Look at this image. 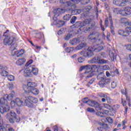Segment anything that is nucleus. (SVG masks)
Segmentation results:
<instances>
[{"label":"nucleus","instance_id":"6ab92c4d","mask_svg":"<svg viewBox=\"0 0 131 131\" xmlns=\"http://www.w3.org/2000/svg\"><path fill=\"white\" fill-rule=\"evenodd\" d=\"M26 94H29L31 93V94H33V95H38L39 93V91L37 90V89L36 88H32V89L29 90V92H26Z\"/></svg>","mask_w":131,"mask_h":131},{"label":"nucleus","instance_id":"5fc2aeb1","mask_svg":"<svg viewBox=\"0 0 131 131\" xmlns=\"http://www.w3.org/2000/svg\"><path fill=\"white\" fill-rule=\"evenodd\" d=\"M98 96L100 98H107V95H106L104 94V93H99Z\"/></svg>","mask_w":131,"mask_h":131},{"label":"nucleus","instance_id":"6e6d98bb","mask_svg":"<svg viewBox=\"0 0 131 131\" xmlns=\"http://www.w3.org/2000/svg\"><path fill=\"white\" fill-rule=\"evenodd\" d=\"M109 19L108 18H106L105 20V27H108L109 26Z\"/></svg>","mask_w":131,"mask_h":131},{"label":"nucleus","instance_id":"6e6552de","mask_svg":"<svg viewBox=\"0 0 131 131\" xmlns=\"http://www.w3.org/2000/svg\"><path fill=\"white\" fill-rule=\"evenodd\" d=\"M93 51H94V49L93 48V47H89L88 50L86 52H85V51H81L80 52V55L82 56L83 57H93V56H94V53L93 52Z\"/></svg>","mask_w":131,"mask_h":131},{"label":"nucleus","instance_id":"0e129e2a","mask_svg":"<svg viewBox=\"0 0 131 131\" xmlns=\"http://www.w3.org/2000/svg\"><path fill=\"white\" fill-rule=\"evenodd\" d=\"M125 48L126 50L128 51H131V45L130 44H128L127 45H125Z\"/></svg>","mask_w":131,"mask_h":131},{"label":"nucleus","instance_id":"de8ad7c7","mask_svg":"<svg viewBox=\"0 0 131 131\" xmlns=\"http://www.w3.org/2000/svg\"><path fill=\"white\" fill-rule=\"evenodd\" d=\"M10 105L12 108H15V107H16V106H17L15 100L11 101L10 102Z\"/></svg>","mask_w":131,"mask_h":131},{"label":"nucleus","instance_id":"a18cd8bd","mask_svg":"<svg viewBox=\"0 0 131 131\" xmlns=\"http://www.w3.org/2000/svg\"><path fill=\"white\" fill-rule=\"evenodd\" d=\"M77 20V17L76 16H73L72 19L70 20V22L71 24H74L75 23V21Z\"/></svg>","mask_w":131,"mask_h":131},{"label":"nucleus","instance_id":"f257e3e1","mask_svg":"<svg viewBox=\"0 0 131 131\" xmlns=\"http://www.w3.org/2000/svg\"><path fill=\"white\" fill-rule=\"evenodd\" d=\"M120 23L127 27L124 30H118V34L121 36H128L131 33V22L128 23L126 18H123L120 19Z\"/></svg>","mask_w":131,"mask_h":131},{"label":"nucleus","instance_id":"4468645a","mask_svg":"<svg viewBox=\"0 0 131 131\" xmlns=\"http://www.w3.org/2000/svg\"><path fill=\"white\" fill-rule=\"evenodd\" d=\"M24 75L26 77H33L32 72L29 68H26L24 70Z\"/></svg>","mask_w":131,"mask_h":131},{"label":"nucleus","instance_id":"774afa93","mask_svg":"<svg viewBox=\"0 0 131 131\" xmlns=\"http://www.w3.org/2000/svg\"><path fill=\"white\" fill-rule=\"evenodd\" d=\"M7 128H6L5 127H0V131H7Z\"/></svg>","mask_w":131,"mask_h":131},{"label":"nucleus","instance_id":"680f3d73","mask_svg":"<svg viewBox=\"0 0 131 131\" xmlns=\"http://www.w3.org/2000/svg\"><path fill=\"white\" fill-rule=\"evenodd\" d=\"M121 93L123 95H125V96L127 95V93H126V89H122L121 90Z\"/></svg>","mask_w":131,"mask_h":131},{"label":"nucleus","instance_id":"b1692460","mask_svg":"<svg viewBox=\"0 0 131 131\" xmlns=\"http://www.w3.org/2000/svg\"><path fill=\"white\" fill-rule=\"evenodd\" d=\"M15 103L16 104V106H18V107H21V106L23 105V100L19 98H17L15 99Z\"/></svg>","mask_w":131,"mask_h":131},{"label":"nucleus","instance_id":"69168bd1","mask_svg":"<svg viewBox=\"0 0 131 131\" xmlns=\"http://www.w3.org/2000/svg\"><path fill=\"white\" fill-rule=\"evenodd\" d=\"M102 69H103V70H108V69H109V66L104 65L102 66Z\"/></svg>","mask_w":131,"mask_h":131},{"label":"nucleus","instance_id":"09e8293b","mask_svg":"<svg viewBox=\"0 0 131 131\" xmlns=\"http://www.w3.org/2000/svg\"><path fill=\"white\" fill-rule=\"evenodd\" d=\"M7 69H8V68H7L6 66L0 65V70H1V71L7 70Z\"/></svg>","mask_w":131,"mask_h":131},{"label":"nucleus","instance_id":"ddd939ff","mask_svg":"<svg viewBox=\"0 0 131 131\" xmlns=\"http://www.w3.org/2000/svg\"><path fill=\"white\" fill-rule=\"evenodd\" d=\"M82 22L77 21L74 25L72 26V28H78L80 27L79 30L82 32H84L83 26H82Z\"/></svg>","mask_w":131,"mask_h":131},{"label":"nucleus","instance_id":"bf43d9fd","mask_svg":"<svg viewBox=\"0 0 131 131\" xmlns=\"http://www.w3.org/2000/svg\"><path fill=\"white\" fill-rule=\"evenodd\" d=\"M103 21L102 20H100V28L102 31H104L105 30V28H104V26H103Z\"/></svg>","mask_w":131,"mask_h":131},{"label":"nucleus","instance_id":"e433bc0d","mask_svg":"<svg viewBox=\"0 0 131 131\" xmlns=\"http://www.w3.org/2000/svg\"><path fill=\"white\" fill-rule=\"evenodd\" d=\"M73 35L72 34L68 33V34L64 36L65 40H69L71 37H72Z\"/></svg>","mask_w":131,"mask_h":131},{"label":"nucleus","instance_id":"cd10ccee","mask_svg":"<svg viewBox=\"0 0 131 131\" xmlns=\"http://www.w3.org/2000/svg\"><path fill=\"white\" fill-rule=\"evenodd\" d=\"M16 48H17V43L14 42L13 43L11 44V46L10 48V51L12 52H16L15 50H16Z\"/></svg>","mask_w":131,"mask_h":131},{"label":"nucleus","instance_id":"0eeeda50","mask_svg":"<svg viewBox=\"0 0 131 131\" xmlns=\"http://www.w3.org/2000/svg\"><path fill=\"white\" fill-rule=\"evenodd\" d=\"M82 70H86L85 71V73L88 74L86 76L88 78H89V77H92L94 75H93V73H92V72H91L92 70V66L91 65H86L81 67L80 68V71H82Z\"/></svg>","mask_w":131,"mask_h":131},{"label":"nucleus","instance_id":"338daca9","mask_svg":"<svg viewBox=\"0 0 131 131\" xmlns=\"http://www.w3.org/2000/svg\"><path fill=\"white\" fill-rule=\"evenodd\" d=\"M103 81L105 83H110V79H103Z\"/></svg>","mask_w":131,"mask_h":131},{"label":"nucleus","instance_id":"864d4df0","mask_svg":"<svg viewBox=\"0 0 131 131\" xmlns=\"http://www.w3.org/2000/svg\"><path fill=\"white\" fill-rule=\"evenodd\" d=\"M102 126V128L104 131L107 130V129H108V128H109V127H108V125H107L106 124H103V125Z\"/></svg>","mask_w":131,"mask_h":131},{"label":"nucleus","instance_id":"4be33fe9","mask_svg":"<svg viewBox=\"0 0 131 131\" xmlns=\"http://www.w3.org/2000/svg\"><path fill=\"white\" fill-rule=\"evenodd\" d=\"M83 103H86L89 105V106H92V104H93V102H94V100H91L89 99L88 98H85L82 99Z\"/></svg>","mask_w":131,"mask_h":131},{"label":"nucleus","instance_id":"dca6fc26","mask_svg":"<svg viewBox=\"0 0 131 131\" xmlns=\"http://www.w3.org/2000/svg\"><path fill=\"white\" fill-rule=\"evenodd\" d=\"M25 51L24 49H21L19 51H12L11 54L12 56H16L17 57H20V56H22L25 53Z\"/></svg>","mask_w":131,"mask_h":131},{"label":"nucleus","instance_id":"4c0bfd02","mask_svg":"<svg viewBox=\"0 0 131 131\" xmlns=\"http://www.w3.org/2000/svg\"><path fill=\"white\" fill-rule=\"evenodd\" d=\"M7 78L9 81H14V80H15V77L12 75L7 76Z\"/></svg>","mask_w":131,"mask_h":131},{"label":"nucleus","instance_id":"603ef678","mask_svg":"<svg viewBox=\"0 0 131 131\" xmlns=\"http://www.w3.org/2000/svg\"><path fill=\"white\" fill-rule=\"evenodd\" d=\"M105 99L108 104H111V103H112V99H111V98H110V97H109L108 96H106Z\"/></svg>","mask_w":131,"mask_h":131},{"label":"nucleus","instance_id":"39448f33","mask_svg":"<svg viewBox=\"0 0 131 131\" xmlns=\"http://www.w3.org/2000/svg\"><path fill=\"white\" fill-rule=\"evenodd\" d=\"M6 117L10 123H14V122H15V120L16 122H19V121H20V118L19 117H17L16 113L13 111H11L8 113L7 114Z\"/></svg>","mask_w":131,"mask_h":131},{"label":"nucleus","instance_id":"bb28decb","mask_svg":"<svg viewBox=\"0 0 131 131\" xmlns=\"http://www.w3.org/2000/svg\"><path fill=\"white\" fill-rule=\"evenodd\" d=\"M86 46V43H81L76 47V50H79Z\"/></svg>","mask_w":131,"mask_h":131},{"label":"nucleus","instance_id":"58836bf2","mask_svg":"<svg viewBox=\"0 0 131 131\" xmlns=\"http://www.w3.org/2000/svg\"><path fill=\"white\" fill-rule=\"evenodd\" d=\"M8 74L9 73L6 70L2 71L1 72L2 76H4V77H6V76H8Z\"/></svg>","mask_w":131,"mask_h":131},{"label":"nucleus","instance_id":"79ce46f5","mask_svg":"<svg viewBox=\"0 0 131 131\" xmlns=\"http://www.w3.org/2000/svg\"><path fill=\"white\" fill-rule=\"evenodd\" d=\"M73 50H74V48L68 47L65 49V52H66V53H70V52H72Z\"/></svg>","mask_w":131,"mask_h":131},{"label":"nucleus","instance_id":"2f4dec72","mask_svg":"<svg viewBox=\"0 0 131 131\" xmlns=\"http://www.w3.org/2000/svg\"><path fill=\"white\" fill-rule=\"evenodd\" d=\"M113 12L115 14H120L121 15V12H122V10H120L119 8H116L113 9Z\"/></svg>","mask_w":131,"mask_h":131},{"label":"nucleus","instance_id":"473e14b6","mask_svg":"<svg viewBox=\"0 0 131 131\" xmlns=\"http://www.w3.org/2000/svg\"><path fill=\"white\" fill-rule=\"evenodd\" d=\"M88 39H90V40H96V37L94 36L93 33H90V34L88 36Z\"/></svg>","mask_w":131,"mask_h":131},{"label":"nucleus","instance_id":"5701e85b","mask_svg":"<svg viewBox=\"0 0 131 131\" xmlns=\"http://www.w3.org/2000/svg\"><path fill=\"white\" fill-rule=\"evenodd\" d=\"M92 48L94 52H96V53H98V52H101V51H102V50L104 49V48L102 46H97L96 47L93 46V47Z\"/></svg>","mask_w":131,"mask_h":131},{"label":"nucleus","instance_id":"c03bdc74","mask_svg":"<svg viewBox=\"0 0 131 131\" xmlns=\"http://www.w3.org/2000/svg\"><path fill=\"white\" fill-rule=\"evenodd\" d=\"M98 84L100 88H104L105 86V83L104 82V80L99 81Z\"/></svg>","mask_w":131,"mask_h":131},{"label":"nucleus","instance_id":"f8f14e48","mask_svg":"<svg viewBox=\"0 0 131 131\" xmlns=\"http://www.w3.org/2000/svg\"><path fill=\"white\" fill-rule=\"evenodd\" d=\"M122 16H129L131 15V7H125L121 12Z\"/></svg>","mask_w":131,"mask_h":131},{"label":"nucleus","instance_id":"72a5a7b5","mask_svg":"<svg viewBox=\"0 0 131 131\" xmlns=\"http://www.w3.org/2000/svg\"><path fill=\"white\" fill-rule=\"evenodd\" d=\"M104 75H105L104 74H101L99 75H98L97 76V79L98 80L101 81V80H104Z\"/></svg>","mask_w":131,"mask_h":131},{"label":"nucleus","instance_id":"c9c22d12","mask_svg":"<svg viewBox=\"0 0 131 131\" xmlns=\"http://www.w3.org/2000/svg\"><path fill=\"white\" fill-rule=\"evenodd\" d=\"M63 20H66V21H69L70 19H71V15L67 14L63 16Z\"/></svg>","mask_w":131,"mask_h":131},{"label":"nucleus","instance_id":"13d9d810","mask_svg":"<svg viewBox=\"0 0 131 131\" xmlns=\"http://www.w3.org/2000/svg\"><path fill=\"white\" fill-rule=\"evenodd\" d=\"M106 120L109 123H113V119L111 117L106 118Z\"/></svg>","mask_w":131,"mask_h":131},{"label":"nucleus","instance_id":"c756f323","mask_svg":"<svg viewBox=\"0 0 131 131\" xmlns=\"http://www.w3.org/2000/svg\"><path fill=\"white\" fill-rule=\"evenodd\" d=\"M31 71L34 75H37L38 74V69L37 68H32Z\"/></svg>","mask_w":131,"mask_h":131},{"label":"nucleus","instance_id":"37998d69","mask_svg":"<svg viewBox=\"0 0 131 131\" xmlns=\"http://www.w3.org/2000/svg\"><path fill=\"white\" fill-rule=\"evenodd\" d=\"M86 111L88 112H90V113H95V112H96L95 110L92 107H88L86 109Z\"/></svg>","mask_w":131,"mask_h":131},{"label":"nucleus","instance_id":"9d476101","mask_svg":"<svg viewBox=\"0 0 131 131\" xmlns=\"http://www.w3.org/2000/svg\"><path fill=\"white\" fill-rule=\"evenodd\" d=\"M35 86H36V84H35V83L33 82H29L27 83V85H23V89L25 93H27V92H29V91L32 89L35 88Z\"/></svg>","mask_w":131,"mask_h":131},{"label":"nucleus","instance_id":"052dcab7","mask_svg":"<svg viewBox=\"0 0 131 131\" xmlns=\"http://www.w3.org/2000/svg\"><path fill=\"white\" fill-rule=\"evenodd\" d=\"M117 85V84L115 82H113L111 83V86L112 89H115Z\"/></svg>","mask_w":131,"mask_h":131},{"label":"nucleus","instance_id":"e2e57ef3","mask_svg":"<svg viewBox=\"0 0 131 131\" xmlns=\"http://www.w3.org/2000/svg\"><path fill=\"white\" fill-rule=\"evenodd\" d=\"M104 107L106 109H108V110H110L111 109V106H110V105L107 104H104Z\"/></svg>","mask_w":131,"mask_h":131},{"label":"nucleus","instance_id":"7ed1b4c3","mask_svg":"<svg viewBox=\"0 0 131 131\" xmlns=\"http://www.w3.org/2000/svg\"><path fill=\"white\" fill-rule=\"evenodd\" d=\"M8 31L9 30H7L4 33V35L6 36L4 40L5 46H11L12 43L17 41L16 35H13L12 36L7 35V33L8 32Z\"/></svg>","mask_w":131,"mask_h":131},{"label":"nucleus","instance_id":"3c124183","mask_svg":"<svg viewBox=\"0 0 131 131\" xmlns=\"http://www.w3.org/2000/svg\"><path fill=\"white\" fill-rule=\"evenodd\" d=\"M64 32H65L64 28H61L60 29L59 31H58V32H57V34H58V35H61V34H63Z\"/></svg>","mask_w":131,"mask_h":131},{"label":"nucleus","instance_id":"a19ab883","mask_svg":"<svg viewBox=\"0 0 131 131\" xmlns=\"http://www.w3.org/2000/svg\"><path fill=\"white\" fill-rule=\"evenodd\" d=\"M96 72L98 75H99V74H104V71L102 69L98 68V69H97Z\"/></svg>","mask_w":131,"mask_h":131},{"label":"nucleus","instance_id":"a211bd4d","mask_svg":"<svg viewBox=\"0 0 131 131\" xmlns=\"http://www.w3.org/2000/svg\"><path fill=\"white\" fill-rule=\"evenodd\" d=\"M8 100L9 101V95L5 94L3 98L1 99L0 104H6V103H8Z\"/></svg>","mask_w":131,"mask_h":131},{"label":"nucleus","instance_id":"ea45409f","mask_svg":"<svg viewBox=\"0 0 131 131\" xmlns=\"http://www.w3.org/2000/svg\"><path fill=\"white\" fill-rule=\"evenodd\" d=\"M68 6L70 7H72L73 6H75V4H74V0H71L67 2Z\"/></svg>","mask_w":131,"mask_h":131},{"label":"nucleus","instance_id":"393cba45","mask_svg":"<svg viewBox=\"0 0 131 131\" xmlns=\"http://www.w3.org/2000/svg\"><path fill=\"white\" fill-rule=\"evenodd\" d=\"M109 55L112 61H114L116 59V54L113 52L110 51Z\"/></svg>","mask_w":131,"mask_h":131},{"label":"nucleus","instance_id":"412c9836","mask_svg":"<svg viewBox=\"0 0 131 131\" xmlns=\"http://www.w3.org/2000/svg\"><path fill=\"white\" fill-rule=\"evenodd\" d=\"M110 22L111 24L110 28L111 29V32H112V34L113 35H115V32H114V27L113 26V21H112V19L111 18V17H110Z\"/></svg>","mask_w":131,"mask_h":131},{"label":"nucleus","instance_id":"1a4fd4ad","mask_svg":"<svg viewBox=\"0 0 131 131\" xmlns=\"http://www.w3.org/2000/svg\"><path fill=\"white\" fill-rule=\"evenodd\" d=\"M91 63H97V64H106L107 60L101 59L100 57L97 56L94 57L91 60Z\"/></svg>","mask_w":131,"mask_h":131},{"label":"nucleus","instance_id":"4d7b16f0","mask_svg":"<svg viewBox=\"0 0 131 131\" xmlns=\"http://www.w3.org/2000/svg\"><path fill=\"white\" fill-rule=\"evenodd\" d=\"M78 61L79 63H82V62L84 61V58L82 57H80L78 58Z\"/></svg>","mask_w":131,"mask_h":131},{"label":"nucleus","instance_id":"c85d7f7f","mask_svg":"<svg viewBox=\"0 0 131 131\" xmlns=\"http://www.w3.org/2000/svg\"><path fill=\"white\" fill-rule=\"evenodd\" d=\"M81 12H82L81 9H75L74 10H72V13L74 15H78L80 14Z\"/></svg>","mask_w":131,"mask_h":131},{"label":"nucleus","instance_id":"423d86ee","mask_svg":"<svg viewBox=\"0 0 131 131\" xmlns=\"http://www.w3.org/2000/svg\"><path fill=\"white\" fill-rule=\"evenodd\" d=\"M91 107H95V110L98 111L97 115H98V116H100V117H105V113L100 112L101 110H102V106H101V104H99V103L93 101V102H92V104H91Z\"/></svg>","mask_w":131,"mask_h":131},{"label":"nucleus","instance_id":"20e7f679","mask_svg":"<svg viewBox=\"0 0 131 131\" xmlns=\"http://www.w3.org/2000/svg\"><path fill=\"white\" fill-rule=\"evenodd\" d=\"M91 22L92 19H86L82 22L84 33H87V32L91 31L95 27V23L91 25Z\"/></svg>","mask_w":131,"mask_h":131},{"label":"nucleus","instance_id":"2eb2a0df","mask_svg":"<svg viewBox=\"0 0 131 131\" xmlns=\"http://www.w3.org/2000/svg\"><path fill=\"white\" fill-rule=\"evenodd\" d=\"M54 12L56 14V15H54L53 17V19L55 20V18H56V16H59V15L64 14V13H65V9L63 8H58L55 9Z\"/></svg>","mask_w":131,"mask_h":131},{"label":"nucleus","instance_id":"f3484780","mask_svg":"<svg viewBox=\"0 0 131 131\" xmlns=\"http://www.w3.org/2000/svg\"><path fill=\"white\" fill-rule=\"evenodd\" d=\"M113 4L116 6H118V7H124L125 6V3L122 2L121 0H114Z\"/></svg>","mask_w":131,"mask_h":131},{"label":"nucleus","instance_id":"f704fd0d","mask_svg":"<svg viewBox=\"0 0 131 131\" xmlns=\"http://www.w3.org/2000/svg\"><path fill=\"white\" fill-rule=\"evenodd\" d=\"M91 10H92V6H86L83 9V12H90V11H91Z\"/></svg>","mask_w":131,"mask_h":131},{"label":"nucleus","instance_id":"8fccbe9b","mask_svg":"<svg viewBox=\"0 0 131 131\" xmlns=\"http://www.w3.org/2000/svg\"><path fill=\"white\" fill-rule=\"evenodd\" d=\"M91 67H92V70L94 71L96 70V69H99V68H100V66H97V65H93L91 66Z\"/></svg>","mask_w":131,"mask_h":131},{"label":"nucleus","instance_id":"7c9ffc66","mask_svg":"<svg viewBox=\"0 0 131 131\" xmlns=\"http://www.w3.org/2000/svg\"><path fill=\"white\" fill-rule=\"evenodd\" d=\"M9 101H11L15 97V92L11 91V93L8 95Z\"/></svg>","mask_w":131,"mask_h":131},{"label":"nucleus","instance_id":"aec40b11","mask_svg":"<svg viewBox=\"0 0 131 131\" xmlns=\"http://www.w3.org/2000/svg\"><path fill=\"white\" fill-rule=\"evenodd\" d=\"M79 42H80V39L79 38H74L70 41V43L72 46L77 45V43H79Z\"/></svg>","mask_w":131,"mask_h":131},{"label":"nucleus","instance_id":"9b49d317","mask_svg":"<svg viewBox=\"0 0 131 131\" xmlns=\"http://www.w3.org/2000/svg\"><path fill=\"white\" fill-rule=\"evenodd\" d=\"M0 104V112L2 114H4V113H6L10 111V106H9V105L5 104Z\"/></svg>","mask_w":131,"mask_h":131},{"label":"nucleus","instance_id":"f03ea898","mask_svg":"<svg viewBox=\"0 0 131 131\" xmlns=\"http://www.w3.org/2000/svg\"><path fill=\"white\" fill-rule=\"evenodd\" d=\"M38 102V99L37 98L32 96H28L25 100V105L27 106L28 108H35V105L32 103L37 104Z\"/></svg>","mask_w":131,"mask_h":131},{"label":"nucleus","instance_id":"a878e982","mask_svg":"<svg viewBox=\"0 0 131 131\" xmlns=\"http://www.w3.org/2000/svg\"><path fill=\"white\" fill-rule=\"evenodd\" d=\"M16 63L17 65H22V64H24V63H25V59L24 58H19L16 61Z\"/></svg>","mask_w":131,"mask_h":131},{"label":"nucleus","instance_id":"49530a36","mask_svg":"<svg viewBox=\"0 0 131 131\" xmlns=\"http://www.w3.org/2000/svg\"><path fill=\"white\" fill-rule=\"evenodd\" d=\"M92 33H93V35H94L96 39L100 36V33L97 31L93 32Z\"/></svg>","mask_w":131,"mask_h":131}]
</instances>
